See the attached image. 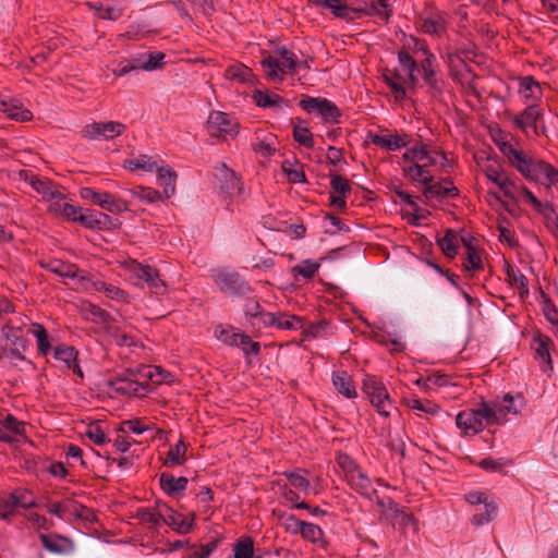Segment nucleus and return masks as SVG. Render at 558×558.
I'll return each instance as SVG.
<instances>
[{"mask_svg":"<svg viewBox=\"0 0 558 558\" xmlns=\"http://www.w3.org/2000/svg\"><path fill=\"white\" fill-rule=\"evenodd\" d=\"M553 340L541 332L534 335L531 347L534 350V357L539 363L543 372L547 373L553 369V361L550 355Z\"/></svg>","mask_w":558,"mask_h":558,"instance_id":"obj_16","label":"nucleus"},{"mask_svg":"<svg viewBox=\"0 0 558 558\" xmlns=\"http://www.w3.org/2000/svg\"><path fill=\"white\" fill-rule=\"evenodd\" d=\"M299 106L308 113H317L326 122L338 123L341 117L339 108L326 98L306 97L299 102Z\"/></svg>","mask_w":558,"mask_h":558,"instance_id":"obj_13","label":"nucleus"},{"mask_svg":"<svg viewBox=\"0 0 558 558\" xmlns=\"http://www.w3.org/2000/svg\"><path fill=\"white\" fill-rule=\"evenodd\" d=\"M283 475L289 480L291 485L304 492L305 494L311 493V483L310 481L303 476L299 471H287Z\"/></svg>","mask_w":558,"mask_h":558,"instance_id":"obj_58","label":"nucleus"},{"mask_svg":"<svg viewBox=\"0 0 558 558\" xmlns=\"http://www.w3.org/2000/svg\"><path fill=\"white\" fill-rule=\"evenodd\" d=\"M238 120L229 113L214 110L207 119V131L210 136L221 141L234 138L239 133Z\"/></svg>","mask_w":558,"mask_h":558,"instance_id":"obj_9","label":"nucleus"},{"mask_svg":"<svg viewBox=\"0 0 558 558\" xmlns=\"http://www.w3.org/2000/svg\"><path fill=\"white\" fill-rule=\"evenodd\" d=\"M124 167L131 171L143 170L146 172H153L159 168L156 161L147 155H140L136 158L126 160Z\"/></svg>","mask_w":558,"mask_h":558,"instance_id":"obj_39","label":"nucleus"},{"mask_svg":"<svg viewBox=\"0 0 558 558\" xmlns=\"http://www.w3.org/2000/svg\"><path fill=\"white\" fill-rule=\"evenodd\" d=\"M165 53L160 51L151 52L146 56V60L138 63V68L145 71H154L162 66Z\"/></svg>","mask_w":558,"mask_h":558,"instance_id":"obj_61","label":"nucleus"},{"mask_svg":"<svg viewBox=\"0 0 558 558\" xmlns=\"http://www.w3.org/2000/svg\"><path fill=\"white\" fill-rule=\"evenodd\" d=\"M418 70L422 72V78L424 84L429 88V92L433 95L441 93L444 81L437 76V59L429 57V59L422 60Z\"/></svg>","mask_w":558,"mask_h":558,"instance_id":"obj_19","label":"nucleus"},{"mask_svg":"<svg viewBox=\"0 0 558 558\" xmlns=\"http://www.w3.org/2000/svg\"><path fill=\"white\" fill-rule=\"evenodd\" d=\"M125 268L132 278H135L140 281L136 283V286L143 287V284H141V282H143L153 293L157 295H162L167 292V284L160 277V272L157 268L147 264L138 263L136 260L128 262L125 264Z\"/></svg>","mask_w":558,"mask_h":558,"instance_id":"obj_6","label":"nucleus"},{"mask_svg":"<svg viewBox=\"0 0 558 558\" xmlns=\"http://www.w3.org/2000/svg\"><path fill=\"white\" fill-rule=\"evenodd\" d=\"M369 137L374 145L388 151L401 149L410 144L409 135L407 133L371 134Z\"/></svg>","mask_w":558,"mask_h":558,"instance_id":"obj_24","label":"nucleus"},{"mask_svg":"<svg viewBox=\"0 0 558 558\" xmlns=\"http://www.w3.org/2000/svg\"><path fill=\"white\" fill-rule=\"evenodd\" d=\"M14 495L16 508L31 509L37 507V502L33 494L27 489H16L11 493Z\"/></svg>","mask_w":558,"mask_h":558,"instance_id":"obj_56","label":"nucleus"},{"mask_svg":"<svg viewBox=\"0 0 558 558\" xmlns=\"http://www.w3.org/2000/svg\"><path fill=\"white\" fill-rule=\"evenodd\" d=\"M363 392L369 398L378 414L388 417L395 409L384 384L374 376H366L363 379Z\"/></svg>","mask_w":558,"mask_h":558,"instance_id":"obj_8","label":"nucleus"},{"mask_svg":"<svg viewBox=\"0 0 558 558\" xmlns=\"http://www.w3.org/2000/svg\"><path fill=\"white\" fill-rule=\"evenodd\" d=\"M524 202L543 216L546 228L558 239V215L549 202H541L530 189H524Z\"/></svg>","mask_w":558,"mask_h":558,"instance_id":"obj_14","label":"nucleus"},{"mask_svg":"<svg viewBox=\"0 0 558 558\" xmlns=\"http://www.w3.org/2000/svg\"><path fill=\"white\" fill-rule=\"evenodd\" d=\"M195 513L191 518L183 517L174 511L172 508L167 507V513L162 514V520L168 526L179 534H187L192 531L194 525Z\"/></svg>","mask_w":558,"mask_h":558,"instance_id":"obj_25","label":"nucleus"},{"mask_svg":"<svg viewBox=\"0 0 558 558\" xmlns=\"http://www.w3.org/2000/svg\"><path fill=\"white\" fill-rule=\"evenodd\" d=\"M506 274L510 284L520 290L521 296L529 294V280L519 268L508 264Z\"/></svg>","mask_w":558,"mask_h":558,"instance_id":"obj_36","label":"nucleus"},{"mask_svg":"<svg viewBox=\"0 0 558 558\" xmlns=\"http://www.w3.org/2000/svg\"><path fill=\"white\" fill-rule=\"evenodd\" d=\"M236 347L240 348L245 355H257L260 352L259 342L253 341L251 337L244 332L241 333Z\"/></svg>","mask_w":558,"mask_h":558,"instance_id":"obj_60","label":"nucleus"},{"mask_svg":"<svg viewBox=\"0 0 558 558\" xmlns=\"http://www.w3.org/2000/svg\"><path fill=\"white\" fill-rule=\"evenodd\" d=\"M126 130V125L118 121H106L85 124L80 131L81 137L87 141H111L122 135Z\"/></svg>","mask_w":558,"mask_h":558,"instance_id":"obj_10","label":"nucleus"},{"mask_svg":"<svg viewBox=\"0 0 558 558\" xmlns=\"http://www.w3.org/2000/svg\"><path fill=\"white\" fill-rule=\"evenodd\" d=\"M497 514V506L494 501L485 502L484 511L473 514L471 522L475 526L489 523Z\"/></svg>","mask_w":558,"mask_h":558,"instance_id":"obj_50","label":"nucleus"},{"mask_svg":"<svg viewBox=\"0 0 558 558\" xmlns=\"http://www.w3.org/2000/svg\"><path fill=\"white\" fill-rule=\"evenodd\" d=\"M483 172L487 180L497 185L506 197L517 202H524L523 190L529 187L524 184H517L505 173L501 166L487 165L483 168Z\"/></svg>","mask_w":558,"mask_h":558,"instance_id":"obj_7","label":"nucleus"},{"mask_svg":"<svg viewBox=\"0 0 558 558\" xmlns=\"http://www.w3.org/2000/svg\"><path fill=\"white\" fill-rule=\"evenodd\" d=\"M421 29L428 35H441L446 29V22L440 14L424 19L422 21Z\"/></svg>","mask_w":558,"mask_h":558,"instance_id":"obj_42","label":"nucleus"},{"mask_svg":"<svg viewBox=\"0 0 558 558\" xmlns=\"http://www.w3.org/2000/svg\"><path fill=\"white\" fill-rule=\"evenodd\" d=\"M218 547V541H211L206 545H192L187 547L183 558H208Z\"/></svg>","mask_w":558,"mask_h":558,"instance_id":"obj_46","label":"nucleus"},{"mask_svg":"<svg viewBox=\"0 0 558 558\" xmlns=\"http://www.w3.org/2000/svg\"><path fill=\"white\" fill-rule=\"evenodd\" d=\"M41 545L50 553L53 554H66L73 549V543L68 537L53 534H40L39 536Z\"/></svg>","mask_w":558,"mask_h":558,"instance_id":"obj_27","label":"nucleus"},{"mask_svg":"<svg viewBox=\"0 0 558 558\" xmlns=\"http://www.w3.org/2000/svg\"><path fill=\"white\" fill-rule=\"evenodd\" d=\"M130 193L134 197H136L141 201H144L146 203H155V202H158L159 199H161L160 193L153 187L136 186V187L130 190Z\"/></svg>","mask_w":558,"mask_h":558,"instance_id":"obj_55","label":"nucleus"},{"mask_svg":"<svg viewBox=\"0 0 558 558\" xmlns=\"http://www.w3.org/2000/svg\"><path fill=\"white\" fill-rule=\"evenodd\" d=\"M435 154L437 151L430 149L424 142H415L402 156L401 168L403 175L414 183L425 185L424 194L427 197L457 196L458 189L452 185L450 180L432 183L434 177L427 168L436 165Z\"/></svg>","mask_w":558,"mask_h":558,"instance_id":"obj_2","label":"nucleus"},{"mask_svg":"<svg viewBox=\"0 0 558 558\" xmlns=\"http://www.w3.org/2000/svg\"><path fill=\"white\" fill-rule=\"evenodd\" d=\"M157 177L165 196L167 198L171 197L175 192L177 173L169 167H160L157 169Z\"/></svg>","mask_w":558,"mask_h":558,"instance_id":"obj_35","label":"nucleus"},{"mask_svg":"<svg viewBox=\"0 0 558 558\" xmlns=\"http://www.w3.org/2000/svg\"><path fill=\"white\" fill-rule=\"evenodd\" d=\"M251 147L257 155L264 158H270L278 150L277 136L272 133L257 131L254 141L251 143Z\"/></svg>","mask_w":558,"mask_h":558,"instance_id":"obj_22","label":"nucleus"},{"mask_svg":"<svg viewBox=\"0 0 558 558\" xmlns=\"http://www.w3.org/2000/svg\"><path fill=\"white\" fill-rule=\"evenodd\" d=\"M0 111L5 113L10 119L20 122H27L33 119V113L14 98H0Z\"/></svg>","mask_w":558,"mask_h":558,"instance_id":"obj_26","label":"nucleus"},{"mask_svg":"<svg viewBox=\"0 0 558 558\" xmlns=\"http://www.w3.org/2000/svg\"><path fill=\"white\" fill-rule=\"evenodd\" d=\"M159 483L165 494L174 497L186 489L189 481L184 476L174 477L171 473L163 472L159 476Z\"/></svg>","mask_w":558,"mask_h":558,"instance_id":"obj_28","label":"nucleus"},{"mask_svg":"<svg viewBox=\"0 0 558 558\" xmlns=\"http://www.w3.org/2000/svg\"><path fill=\"white\" fill-rule=\"evenodd\" d=\"M77 218L78 222L87 229L101 228L110 220L108 215L90 209L80 214Z\"/></svg>","mask_w":558,"mask_h":558,"instance_id":"obj_34","label":"nucleus"},{"mask_svg":"<svg viewBox=\"0 0 558 558\" xmlns=\"http://www.w3.org/2000/svg\"><path fill=\"white\" fill-rule=\"evenodd\" d=\"M525 401L521 393H506L501 399H496L489 403L490 411L496 416L495 424L501 425L508 421V415H517L524 408Z\"/></svg>","mask_w":558,"mask_h":558,"instance_id":"obj_11","label":"nucleus"},{"mask_svg":"<svg viewBox=\"0 0 558 558\" xmlns=\"http://www.w3.org/2000/svg\"><path fill=\"white\" fill-rule=\"evenodd\" d=\"M514 129L529 136L530 131L534 137L547 136V128L543 122L544 110L536 104H529L518 113L507 112Z\"/></svg>","mask_w":558,"mask_h":558,"instance_id":"obj_4","label":"nucleus"},{"mask_svg":"<svg viewBox=\"0 0 558 558\" xmlns=\"http://www.w3.org/2000/svg\"><path fill=\"white\" fill-rule=\"evenodd\" d=\"M234 558H260L254 555V543L251 537H241L233 545Z\"/></svg>","mask_w":558,"mask_h":558,"instance_id":"obj_49","label":"nucleus"},{"mask_svg":"<svg viewBox=\"0 0 558 558\" xmlns=\"http://www.w3.org/2000/svg\"><path fill=\"white\" fill-rule=\"evenodd\" d=\"M331 379L335 389L343 397L353 399L357 396L352 378L347 372H333Z\"/></svg>","mask_w":558,"mask_h":558,"instance_id":"obj_31","label":"nucleus"},{"mask_svg":"<svg viewBox=\"0 0 558 558\" xmlns=\"http://www.w3.org/2000/svg\"><path fill=\"white\" fill-rule=\"evenodd\" d=\"M216 179L219 189L230 196L240 195L242 192V183L236 173L229 169L225 163L217 168Z\"/></svg>","mask_w":558,"mask_h":558,"instance_id":"obj_20","label":"nucleus"},{"mask_svg":"<svg viewBox=\"0 0 558 558\" xmlns=\"http://www.w3.org/2000/svg\"><path fill=\"white\" fill-rule=\"evenodd\" d=\"M262 326L276 327L280 330H298L303 327L301 317L281 312L262 314Z\"/></svg>","mask_w":558,"mask_h":558,"instance_id":"obj_17","label":"nucleus"},{"mask_svg":"<svg viewBox=\"0 0 558 558\" xmlns=\"http://www.w3.org/2000/svg\"><path fill=\"white\" fill-rule=\"evenodd\" d=\"M345 481L353 490L369 500L377 496V490L373 486L371 478L361 468L357 471H353V474Z\"/></svg>","mask_w":558,"mask_h":558,"instance_id":"obj_21","label":"nucleus"},{"mask_svg":"<svg viewBox=\"0 0 558 558\" xmlns=\"http://www.w3.org/2000/svg\"><path fill=\"white\" fill-rule=\"evenodd\" d=\"M293 138L295 142H298L300 145L306 147V148H313L314 147V138L313 135L307 128L305 121L298 120V123L293 128Z\"/></svg>","mask_w":558,"mask_h":558,"instance_id":"obj_41","label":"nucleus"},{"mask_svg":"<svg viewBox=\"0 0 558 558\" xmlns=\"http://www.w3.org/2000/svg\"><path fill=\"white\" fill-rule=\"evenodd\" d=\"M398 61L402 69L408 72L410 83L415 85L417 82L415 72L418 71V64L416 60L409 52L402 50L398 53Z\"/></svg>","mask_w":558,"mask_h":558,"instance_id":"obj_40","label":"nucleus"},{"mask_svg":"<svg viewBox=\"0 0 558 558\" xmlns=\"http://www.w3.org/2000/svg\"><path fill=\"white\" fill-rule=\"evenodd\" d=\"M17 512L14 495L11 493L0 496V520L10 522Z\"/></svg>","mask_w":558,"mask_h":558,"instance_id":"obj_45","label":"nucleus"},{"mask_svg":"<svg viewBox=\"0 0 558 558\" xmlns=\"http://www.w3.org/2000/svg\"><path fill=\"white\" fill-rule=\"evenodd\" d=\"M213 279L223 292L243 295L252 291L248 282L239 272L233 270H216L213 275Z\"/></svg>","mask_w":558,"mask_h":558,"instance_id":"obj_12","label":"nucleus"},{"mask_svg":"<svg viewBox=\"0 0 558 558\" xmlns=\"http://www.w3.org/2000/svg\"><path fill=\"white\" fill-rule=\"evenodd\" d=\"M495 422L496 416L490 411L489 403L485 401H482L477 409L463 410L456 416V425L465 436L476 435Z\"/></svg>","mask_w":558,"mask_h":558,"instance_id":"obj_3","label":"nucleus"},{"mask_svg":"<svg viewBox=\"0 0 558 558\" xmlns=\"http://www.w3.org/2000/svg\"><path fill=\"white\" fill-rule=\"evenodd\" d=\"M185 452H186V446L183 441V439H180L174 446H171L168 454L167 460L163 462V465L166 466H175V465H182L185 462Z\"/></svg>","mask_w":558,"mask_h":558,"instance_id":"obj_38","label":"nucleus"},{"mask_svg":"<svg viewBox=\"0 0 558 558\" xmlns=\"http://www.w3.org/2000/svg\"><path fill=\"white\" fill-rule=\"evenodd\" d=\"M34 324L35 323H32L27 316L19 315L9 319L5 325L9 326V329L14 330V332H21L25 336L26 333H31V325Z\"/></svg>","mask_w":558,"mask_h":558,"instance_id":"obj_59","label":"nucleus"},{"mask_svg":"<svg viewBox=\"0 0 558 558\" xmlns=\"http://www.w3.org/2000/svg\"><path fill=\"white\" fill-rule=\"evenodd\" d=\"M109 194L110 193L108 192H96L92 187H82L80 190V196L83 199L88 201L101 208H104V206L107 204V199H109Z\"/></svg>","mask_w":558,"mask_h":558,"instance_id":"obj_51","label":"nucleus"},{"mask_svg":"<svg viewBox=\"0 0 558 558\" xmlns=\"http://www.w3.org/2000/svg\"><path fill=\"white\" fill-rule=\"evenodd\" d=\"M300 534L304 539L312 543H318L324 537V532L318 525L306 521L302 524Z\"/></svg>","mask_w":558,"mask_h":558,"instance_id":"obj_57","label":"nucleus"},{"mask_svg":"<svg viewBox=\"0 0 558 558\" xmlns=\"http://www.w3.org/2000/svg\"><path fill=\"white\" fill-rule=\"evenodd\" d=\"M84 313L87 319H92L96 323L108 325L111 320V316L108 312L99 307L98 305L87 304L84 308Z\"/></svg>","mask_w":558,"mask_h":558,"instance_id":"obj_52","label":"nucleus"},{"mask_svg":"<svg viewBox=\"0 0 558 558\" xmlns=\"http://www.w3.org/2000/svg\"><path fill=\"white\" fill-rule=\"evenodd\" d=\"M241 331L236 330L235 328L228 326L223 327L222 325H219L215 329V336L216 338L221 341L222 343L235 347L238 345L239 338L241 336Z\"/></svg>","mask_w":558,"mask_h":558,"instance_id":"obj_44","label":"nucleus"},{"mask_svg":"<svg viewBox=\"0 0 558 558\" xmlns=\"http://www.w3.org/2000/svg\"><path fill=\"white\" fill-rule=\"evenodd\" d=\"M319 266V263L313 262L311 259H305L300 265L294 266L292 268V272L294 276L299 275L305 279H312L318 271Z\"/></svg>","mask_w":558,"mask_h":558,"instance_id":"obj_54","label":"nucleus"},{"mask_svg":"<svg viewBox=\"0 0 558 558\" xmlns=\"http://www.w3.org/2000/svg\"><path fill=\"white\" fill-rule=\"evenodd\" d=\"M543 313L546 319L551 324L554 333L558 338V310L551 302H545Z\"/></svg>","mask_w":558,"mask_h":558,"instance_id":"obj_64","label":"nucleus"},{"mask_svg":"<svg viewBox=\"0 0 558 558\" xmlns=\"http://www.w3.org/2000/svg\"><path fill=\"white\" fill-rule=\"evenodd\" d=\"M438 245L447 257L452 258L457 255L454 235L451 231H447V233L438 240Z\"/></svg>","mask_w":558,"mask_h":558,"instance_id":"obj_63","label":"nucleus"},{"mask_svg":"<svg viewBox=\"0 0 558 558\" xmlns=\"http://www.w3.org/2000/svg\"><path fill=\"white\" fill-rule=\"evenodd\" d=\"M405 403L411 410L423 412L428 415H436L440 412V408L429 400L410 398L405 400Z\"/></svg>","mask_w":558,"mask_h":558,"instance_id":"obj_48","label":"nucleus"},{"mask_svg":"<svg viewBox=\"0 0 558 558\" xmlns=\"http://www.w3.org/2000/svg\"><path fill=\"white\" fill-rule=\"evenodd\" d=\"M225 76L231 81L247 83L251 81L252 72L244 64H233L226 69Z\"/></svg>","mask_w":558,"mask_h":558,"instance_id":"obj_47","label":"nucleus"},{"mask_svg":"<svg viewBox=\"0 0 558 558\" xmlns=\"http://www.w3.org/2000/svg\"><path fill=\"white\" fill-rule=\"evenodd\" d=\"M107 386L120 395H136L140 390V384L136 380L120 376L108 379Z\"/></svg>","mask_w":558,"mask_h":558,"instance_id":"obj_33","label":"nucleus"},{"mask_svg":"<svg viewBox=\"0 0 558 558\" xmlns=\"http://www.w3.org/2000/svg\"><path fill=\"white\" fill-rule=\"evenodd\" d=\"M31 333H33L37 340L38 352L41 355H47L51 349L49 337L46 328L41 324L31 325Z\"/></svg>","mask_w":558,"mask_h":558,"instance_id":"obj_43","label":"nucleus"},{"mask_svg":"<svg viewBox=\"0 0 558 558\" xmlns=\"http://www.w3.org/2000/svg\"><path fill=\"white\" fill-rule=\"evenodd\" d=\"M253 99L255 104L260 108H275L277 110H283L284 108L289 107V104L286 99L269 90H255L253 94Z\"/></svg>","mask_w":558,"mask_h":558,"instance_id":"obj_29","label":"nucleus"},{"mask_svg":"<svg viewBox=\"0 0 558 558\" xmlns=\"http://www.w3.org/2000/svg\"><path fill=\"white\" fill-rule=\"evenodd\" d=\"M511 140L513 135L501 130L493 134V142L508 166L527 182L541 184L547 190L553 186L558 189V169L538 156L525 151L518 142L512 143Z\"/></svg>","mask_w":558,"mask_h":558,"instance_id":"obj_1","label":"nucleus"},{"mask_svg":"<svg viewBox=\"0 0 558 558\" xmlns=\"http://www.w3.org/2000/svg\"><path fill=\"white\" fill-rule=\"evenodd\" d=\"M78 351L74 347L61 344L54 348L53 357L62 371H72L80 379L84 374L77 362Z\"/></svg>","mask_w":558,"mask_h":558,"instance_id":"obj_15","label":"nucleus"},{"mask_svg":"<svg viewBox=\"0 0 558 558\" xmlns=\"http://www.w3.org/2000/svg\"><path fill=\"white\" fill-rule=\"evenodd\" d=\"M43 267L60 277L80 280L86 279L85 271L80 270L75 264L63 262L61 259H50L46 264H43Z\"/></svg>","mask_w":558,"mask_h":558,"instance_id":"obj_23","label":"nucleus"},{"mask_svg":"<svg viewBox=\"0 0 558 558\" xmlns=\"http://www.w3.org/2000/svg\"><path fill=\"white\" fill-rule=\"evenodd\" d=\"M519 93L527 105L534 104L542 97V87L533 76L527 75L520 78Z\"/></svg>","mask_w":558,"mask_h":558,"instance_id":"obj_30","label":"nucleus"},{"mask_svg":"<svg viewBox=\"0 0 558 558\" xmlns=\"http://www.w3.org/2000/svg\"><path fill=\"white\" fill-rule=\"evenodd\" d=\"M25 181L41 195L44 201H53L61 197V189L51 180L45 179L34 173H25Z\"/></svg>","mask_w":558,"mask_h":558,"instance_id":"obj_18","label":"nucleus"},{"mask_svg":"<svg viewBox=\"0 0 558 558\" xmlns=\"http://www.w3.org/2000/svg\"><path fill=\"white\" fill-rule=\"evenodd\" d=\"M108 333L117 345L131 347L135 343L131 335L121 331L117 327L108 326Z\"/></svg>","mask_w":558,"mask_h":558,"instance_id":"obj_62","label":"nucleus"},{"mask_svg":"<svg viewBox=\"0 0 558 558\" xmlns=\"http://www.w3.org/2000/svg\"><path fill=\"white\" fill-rule=\"evenodd\" d=\"M268 80L283 81L284 75L296 69L298 59L291 50L281 47L274 56H268L260 61Z\"/></svg>","mask_w":558,"mask_h":558,"instance_id":"obj_5","label":"nucleus"},{"mask_svg":"<svg viewBox=\"0 0 558 558\" xmlns=\"http://www.w3.org/2000/svg\"><path fill=\"white\" fill-rule=\"evenodd\" d=\"M324 9L330 10L336 17L348 21H353L360 17L363 12L361 9H354L347 5L342 0H328L324 5Z\"/></svg>","mask_w":558,"mask_h":558,"instance_id":"obj_32","label":"nucleus"},{"mask_svg":"<svg viewBox=\"0 0 558 558\" xmlns=\"http://www.w3.org/2000/svg\"><path fill=\"white\" fill-rule=\"evenodd\" d=\"M0 425L15 436H23L26 433V423L17 420L11 413L0 412Z\"/></svg>","mask_w":558,"mask_h":558,"instance_id":"obj_37","label":"nucleus"},{"mask_svg":"<svg viewBox=\"0 0 558 558\" xmlns=\"http://www.w3.org/2000/svg\"><path fill=\"white\" fill-rule=\"evenodd\" d=\"M512 460L508 458H484L477 462V465L487 472H501L502 468L511 465Z\"/></svg>","mask_w":558,"mask_h":558,"instance_id":"obj_53","label":"nucleus"}]
</instances>
